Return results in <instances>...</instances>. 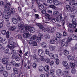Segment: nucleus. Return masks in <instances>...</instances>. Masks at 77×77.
I'll return each instance as SVG.
<instances>
[{
  "label": "nucleus",
  "mask_w": 77,
  "mask_h": 77,
  "mask_svg": "<svg viewBox=\"0 0 77 77\" xmlns=\"http://www.w3.org/2000/svg\"><path fill=\"white\" fill-rule=\"evenodd\" d=\"M72 24L70 23H68L67 25L70 28H76V25H77V23H76V19L73 18L72 19Z\"/></svg>",
  "instance_id": "f257e3e1"
},
{
  "label": "nucleus",
  "mask_w": 77,
  "mask_h": 77,
  "mask_svg": "<svg viewBox=\"0 0 77 77\" xmlns=\"http://www.w3.org/2000/svg\"><path fill=\"white\" fill-rule=\"evenodd\" d=\"M5 3L6 5H7V6L5 5L4 6V11L5 12H8V11H10V7L9 6H11V4H10V2L7 0L6 1Z\"/></svg>",
  "instance_id": "f03ea898"
},
{
  "label": "nucleus",
  "mask_w": 77,
  "mask_h": 77,
  "mask_svg": "<svg viewBox=\"0 0 77 77\" xmlns=\"http://www.w3.org/2000/svg\"><path fill=\"white\" fill-rule=\"evenodd\" d=\"M76 5L75 6V5H73V7H72V8H71V6H70V5H67L66 6V9L67 10H68V11H70V12H73L75 10V8H77V4H76Z\"/></svg>",
  "instance_id": "7ed1b4c3"
},
{
  "label": "nucleus",
  "mask_w": 77,
  "mask_h": 77,
  "mask_svg": "<svg viewBox=\"0 0 77 77\" xmlns=\"http://www.w3.org/2000/svg\"><path fill=\"white\" fill-rule=\"evenodd\" d=\"M25 29L26 30H28L31 33H33L35 32V30L34 29V28H32L31 26H25Z\"/></svg>",
  "instance_id": "20e7f679"
},
{
  "label": "nucleus",
  "mask_w": 77,
  "mask_h": 77,
  "mask_svg": "<svg viewBox=\"0 0 77 77\" xmlns=\"http://www.w3.org/2000/svg\"><path fill=\"white\" fill-rule=\"evenodd\" d=\"M18 27L19 29H22L20 30V32L21 33H24V28H25V25H24V24H22L21 23H19L18 25Z\"/></svg>",
  "instance_id": "39448f33"
},
{
  "label": "nucleus",
  "mask_w": 77,
  "mask_h": 77,
  "mask_svg": "<svg viewBox=\"0 0 77 77\" xmlns=\"http://www.w3.org/2000/svg\"><path fill=\"white\" fill-rule=\"evenodd\" d=\"M50 70V67L48 66H46L44 68V70L46 72V77H49V72H48V71H49V70Z\"/></svg>",
  "instance_id": "423d86ee"
},
{
  "label": "nucleus",
  "mask_w": 77,
  "mask_h": 77,
  "mask_svg": "<svg viewBox=\"0 0 77 77\" xmlns=\"http://www.w3.org/2000/svg\"><path fill=\"white\" fill-rule=\"evenodd\" d=\"M1 33L2 34V35H6V37L7 38H9V31H7L5 30H2L1 31Z\"/></svg>",
  "instance_id": "0eeeda50"
},
{
  "label": "nucleus",
  "mask_w": 77,
  "mask_h": 77,
  "mask_svg": "<svg viewBox=\"0 0 77 77\" xmlns=\"http://www.w3.org/2000/svg\"><path fill=\"white\" fill-rule=\"evenodd\" d=\"M59 19L60 20V21L62 20V14H60L58 16V17H57L56 18H54L52 20V22L54 23H55L56 22H58Z\"/></svg>",
  "instance_id": "6e6552de"
},
{
  "label": "nucleus",
  "mask_w": 77,
  "mask_h": 77,
  "mask_svg": "<svg viewBox=\"0 0 77 77\" xmlns=\"http://www.w3.org/2000/svg\"><path fill=\"white\" fill-rule=\"evenodd\" d=\"M56 36L57 38H55V40L57 41H60V38H62V34L61 33H59V32H57L56 33Z\"/></svg>",
  "instance_id": "1a4fd4ad"
},
{
  "label": "nucleus",
  "mask_w": 77,
  "mask_h": 77,
  "mask_svg": "<svg viewBox=\"0 0 77 77\" xmlns=\"http://www.w3.org/2000/svg\"><path fill=\"white\" fill-rule=\"evenodd\" d=\"M8 47L10 49L12 50V51H11L12 54H16V51L14 49V47L13 46H11L9 45H8Z\"/></svg>",
  "instance_id": "9d476101"
},
{
  "label": "nucleus",
  "mask_w": 77,
  "mask_h": 77,
  "mask_svg": "<svg viewBox=\"0 0 77 77\" xmlns=\"http://www.w3.org/2000/svg\"><path fill=\"white\" fill-rule=\"evenodd\" d=\"M38 54L39 56L43 57L44 56V52L42 49H39L38 51Z\"/></svg>",
  "instance_id": "9b49d317"
},
{
  "label": "nucleus",
  "mask_w": 77,
  "mask_h": 77,
  "mask_svg": "<svg viewBox=\"0 0 77 77\" xmlns=\"http://www.w3.org/2000/svg\"><path fill=\"white\" fill-rule=\"evenodd\" d=\"M29 38L30 39V40L29 41V44L31 45V44H32L33 40H34V39H35V38H36V35H33L31 37H29Z\"/></svg>",
  "instance_id": "f8f14e48"
},
{
  "label": "nucleus",
  "mask_w": 77,
  "mask_h": 77,
  "mask_svg": "<svg viewBox=\"0 0 77 77\" xmlns=\"http://www.w3.org/2000/svg\"><path fill=\"white\" fill-rule=\"evenodd\" d=\"M49 48L50 51H55L56 49V46L51 45H49Z\"/></svg>",
  "instance_id": "ddd939ff"
},
{
  "label": "nucleus",
  "mask_w": 77,
  "mask_h": 77,
  "mask_svg": "<svg viewBox=\"0 0 77 77\" xmlns=\"http://www.w3.org/2000/svg\"><path fill=\"white\" fill-rule=\"evenodd\" d=\"M33 59H34L38 62H41V59L39 58H37L36 56L35 55H34L33 56Z\"/></svg>",
  "instance_id": "4468645a"
},
{
  "label": "nucleus",
  "mask_w": 77,
  "mask_h": 77,
  "mask_svg": "<svg viewBox=\"0 0 77 77\" xmlns=\"http://www.w3.org/2000/svg\"><path fill=\"white\" fill-rule=\"evenodd\" d=\"M8 45H9L10 46V45L13 46L14 47H15V45H16V43L12 41H10L9 43H8Z\"/></svg>",
  "instance_id": "2eb2a0df"
},
{
  "label": "nucleus",
  "mask_w": 77,
  "mask_h": 77,
  "mask_svg": "<svg viewBox=\"0 0 77 77\" xmlns=\"http://www.w3.org/2000/svg\"><path fill=\"white\" fill-rule=\"evenodd\" d=\"M57 75H62V71L60 69L57 70L56 71Z\"/></svg>",
  "instance_id": "dca6fc26"
},
{
  "label": "nucleus",
  "mask_w": 77,
  "mask_h": 77,
  "mask_svg": "<svg viewBox=\"0 0 77 77\" xmlns=\"http://www.w3.org/2000/svg\"><path fill=\"white\" fill-rule=\"evenodd\" d=\"M45 16L46 17V20L47 21H49V20H51V17H50V15L48 14H45Z\"/></svg>",
  "instance_id": "f3484780"
},
{
  "label": "nucleus",
  "mask_w": 77,
  "mask_h": 77,
  "mask_svg": "<svg viewBox=\"0 0 77 77\" xmlns=\"http://www.w3.org/2000/svg\"><path fill=\"white\" fill-rule=\"evenodd\" d=\"M73 13L71 15L70 17L72 18H75L74 17H75V14H76V12H77V10H75L73 11Z\"/></svg>",
  "instance_id": "a211bd4d"
},
{
  "label": "nucleus",
  "mask_w": 77,
  "mask_h": 77,
  "mask_svg": "<svg viewBox=\"0 0 77 77\" xmlns=\"http://www.w3.org/2000/svg\"><path fill=\"white\" fill-rule=\"evenodd\" d=\"M53 2L54 5L55 6L59 5L60 4L59 1L58 0H53Z\"/></svg>",
  "instance_id": "6ab92c4d"
},
{
  "label": "nucleus",
  "mask_w": 77,
  "mask_h": 77,
  "mask_svg": "<svg viewBox=\"0 0 77 77\" xmlns=\"http://www.w3.org/2000/svg\"><path fill=\"white\" fill-rule=\"evenodd\" d=\"M9 60L8 58H3L2 60L3 63L4 64H6L8 63Z\"/></svg>",
  "instance_id": "aec40b11"
},
{
  "label": "nucleus",
  "mask_w": 77,
  "mask_h": 77,
  "mask_svg": "<svg viewBox=\"0 0 77 77\" xmlns=\"http://www.w3.org/2000/svg\"><path fill=\"white\" fill-rule=\"evenodd\" d=\"M45 68V67H44L43 66H40L38 67V70L40 72H42V71H43L44 69V70Z\"/></svg>",
  "instance_id": "412c9836"
},
{
  "label": "nucleus",
  "mask_w": 77,
  "mask_h": 77,
  "mask_svg": "<svg viewBox=\"0 0 77 77\" xmlns=\"http://www.w3.org/2000/svg\"><path fill=\"white\" fill-rule=\"evenodd\" d=\"M67 58L68 60H73L74 59V57L70 55L67 56Z\"/></svg>",
  "instance_id": "4be33fe9"
},
{
  "label": "nucleus",
  "mask_w": 77,
  "mask_h": 77,
  "mask_svg": "<svg viewBox=\"0 0 77 77\" xmlns=\"http://www.w3.org/2000/svg\"><path fill=\"white\" fill-rule=\"evenodd\" d=\"M12 21L13 24H16L18 23V20L17 19H15V18H13L12 19Z\"/></svg>",
  "instance_id": "5701e85b"
},
{
  "label": "nucleus",
  "mask_w": 77,
  "mask_h": 77,
  "mask_svg": "<svg viewBox=\"0 0 77 77\" xmlns=\"http://www.w3.org/2000/svg\"><path fill=\"white\" fill-rule=\"evenodd\" d=\"M11 65L10 64H8L6 66L7 70H10L11 69Z\"/></svg>",
  "instance_id": "b1692460"
},
{
  "label": "nucleus",
  "mask_w": 77,
  "mask_h": 77,
  "mask_svg": "<svg viewBox=\"0 0 77 77\" xmlns=\"http://www.w3.org/2000/svg\"><path fill=\"white\" fill-rule=\"evenodd\" d=\"M13 71L14 72V73L15 74H18V70L17 69V68H14L13 69Z\"/></svg>",
  "instance_id": "393cba45"
},
{
  "label": "nucleus",
  "mask_w": 77,
  "mask_h": 77,
  "mask_svg": "<svg viewBox=\"0 0 77 77\" xmlns=\"http://www.w3.org/2000/svg\"><path fill=\"white\" fill-rule=\"evenodd\" d=\"M63 64L64 66L66 67L68 66V63H67V62L66 61H63Z\"/></svg>",
  "instance_id": "a878e982"
},
{
  "label": "nucleus",
  "mask_w": 77,
  "mask_h": 77,
  "mask_svg": "<svg viewBox=\"0 0 77 77\" xmlns=\"http://www.w3.org/2000/svg\"><path fill=\"white\" fill-rule=\"evenodd\" d=\"M3 75H4V77H7L8 75V72H7V71L4 72H3Z\"/></svg>",
  "instance_id": "bb28decb"
},
{
  "label": "nucleus",
  "mask_w": 77,
  "mask_h": 77,
  "mask_svg": "<svg viewBox=\"0 0 77 77\" xmlns=\"http://www.w3.org/2000/svg\"><path fill=\"white\" fill-rule=\"evenodd\" d=\"M63 53L65 56H68L69 54V51L66 50H65L63 52Z\"/></svg>",
  "instance_id": "cd10ccee"
},
{
  "label": "nucleus",
  "mask_w": 77,
  "mask_h": 77,
  "mask_svg": "<svg viewBox=\"0 0 77 77\" xmlns=\"http://www.w3.org/2000/svg\"><path fill=\"white\" fill-rule=\"evenodd\" d=\"M55 42H56V41H55L54 39L53 38L51 39L50 43L51 44H54Z\"/></svg>",
  "instance_id": "c85d7f7f"
},
{
  "label": "nucleus",
  "mask_w": 77,
  "mask_h": 77,
  "mask_svg": "<svg viewBox=\"0 0 77 77\" xmlns=\"http://www.w3.org/2000/svg\"><path fill=\"white\" fill-rule=\"evenodd\" d=\"M68 74L67 71H64L63 72V73H62V75L63 76V77H65V75H66Z\"/></svg>",
  "instance_id": "c756f323"
},
{
  "label": "nucleus",
  "mask_w": 77,
  "mask_h": 77,
  "mask_svg": "<svg viewBox=\"0 0 77 77\" xmlns=\"http://www.w3.org/2000/svg\"><path fill=\"white\" fill-rule=\"evenodd\" d=\"M11 12L12 14H13L14 12H15V10L14 8H12L11 9Z\"/></svg>",
  "instance_id": "7c9ffc66"
},
{
  "label": "nucleus",
  "mask_w": 77,
  "mask_h": 77,
  "mask_svg": "<svg viewBox=\"0 0 77 77\" xmlns=\"http://www.w3.org/2000/svg\"><path fill=\"white\" fill-rule=\"evenodd\" d=\"M72 38L73 40H77V36L75 35H74V34L72 35Z\"/></svg>",
  "instance_id": "2f4dec72"
},
{
  "label": "nucleus",
  "mask_w": 77,
  "mask_h": 77,
  "mask_svg": "<svg viewBox=\"0 0 77 77\" xmlns=\"http://www.w3.org/2000/svg\"><path fill=\"white\" fill-rule=\"evenodd\" d=\"M45 61L47 63H49L50 62V59L49 58H47L45 59Z\"/></svg>",
  "instance_id": "473e14b6"
},
{
  "label": "nucleus",
  "mask_w": 77,
  "mask_h": 77,
  "mask_svg": "<svg viewBox=\"0 0 77 77\" xmlns=\"http://www.w3.org/2000/svg\"><path fill=\"white\" fill-rule=\"evenodd\" d=\"M70 67L72 69H75L74 68L75 67V64L73 63H71L70 64Z\"/></svg>",
  "instance_id": "72a5a7b5"
},
{
  "label": "nucleus",
  "mask_w": 77,
  "mask_h": 77,
  "mask_svg": "<svg viewBox=\"0 0 77 77\" xmlns=\"http://www.w3.org/2000/svg\"><path fill=\"white\" fill-rule=\"evenodd\" d=\"M44 5L42 4L40 5H38V8L42 10V9H44Z\"/></svg>",
  "instance_id": "f704fd0d"
},
{
  "label": "nucleus",
  "mask_w": 77,
  "mask_h": 77,
  "mask_svg": "<svg viewBox=\"0 0 77 77\" xmlns=\"http://www.w3.org/2000/svg\"><path fill=\"white\" fill-rule=\"evenodd\" d=\"M42 30L44 31V32H49L50 30H49L48 28H43L42 29Z\"/></svg>",
  "instance_id": "c9c22d12"
},
{
  "label": "nucleus",
  "mask_w": 77,
  "mask_h": 77,
  "mask_svg": "<svg viewBox=\"0 0 77 77\" xmlns=\"http://www.w3.org/2000/svg\"><path fill=\"white\" fill-rule=\"evenodd\" d=\"M46 45H47V43L44 42H43L42 43V46L43 48H45L46 47Z\"/></svg>",
  "instance_id": "e433bc0d"
},
{
  "label": "nucleus",
  "mask_w": 77,
  "mask_h": 77,
  "mask_svg": "<svg viewBox=\"0 0 77 77\" xmlns=\"http://www.w3.org/2000/svg\"><path fill=\"white\" fill-rule=\"evenodd\" d=\"M45 54L47 55H49L50 54V51L48 49H47L45 50Z\"/></svg>",
  "instance_id": "4c0bfd02"
},
{
  "label": "nucleus",
  "mask_w": 77,
  "mask_h": 77,
  "mask_svg": "<svg viewBox=\"0 0 77 77\" xmlns=\"http://www.w3.org/2000/svg\"><path fill=\"white\" fill-rule=\"evenodd\" d=\"M15 29H16V27H15V26H13L10 28V30L12 32H13V31H14Z\"/></svg>",
  "instance_id": "58836bf2"
},
{
  "label": "nucleus",
  "mask_w": 77,
  "mask_h": 77,
  "mask_svg": "<svg viewBox=\"0 0 77 77\" xmlns=\"http://www.w3.org/2000/svg\"><path fill=\"white\" fill-rule=\"evenodd\" d=\"M49 55L50 57H52L51 59H53L54 58V54L53 53H51Z\"/></svg>",
  "instance_id": "ea45409f"
},
{
  "label": "nucleus",
  "mask_w": 77,
  "mask_h": 77,
  "mask_svg": "<svg viewBox=\"0 0 77 77\" xmlns=\"http://www.w3.org/2000/svg\"><path fill=\"white\" fill-rule=\"evenodd\" d=\"M41 37H37L36 38V42H39L41 41Z\"/></svg>",
  "instance_id": "a19ab883"
},
{
  "label": "nucleus",
  "mask_w": 77,
  "mask_h": 77,
  "mask_svg": "<svg viewBox=\"0 0 77 77\" xmlns=\"http://www.w3.org/2000/svg\"><path fill=\"white\" fill-rule=\"evenodd\" d=\"M2 18H4L5 19V18H9V16L7 15H5L4 16V14H3V15H2Z\"/></svg>",
  "instance_id": "79ce46f5"
},
{
  "label": "nucleus",
  "mask_w": 77,
  "mask_h": 77,
  "mask_svg": "<svg viewBox=\"0 0 77 77\" xmlns=\"http://www.w3.org/2000/svg\"><path fill=\"white\" fill-rule=\"evenodd\" d=\"M49 8L52 9H56V6L54 5H49Z\"/></svg>",
  "instance_id": "37998d69"
},
{
  "label": "nucleus",
  "mask_w": 77,
  "mask_h": 77,
  "mask_svg": "<svg viewBox=\"0 0 77 77\" xmlns=\"http://www.w3.org/2000/svg\"><path fill=\"white\" fill-rule=\"evenodd\" d=\"M37 66V64L35 62L33 63L32 66L34 68H36Z\"/></svg>",
  "instance_id": "c03bdc74"
},
{
  "label": "nucleus",
  "mask_w": 77,
  "mask_h": 77,
  "mask_svg": "<svg viewBox=\"0 0 77 77\" xmlns=\"http://www.w3.org/2000/svg\"><path fill=\"white\" fill-rule=\"evenodd\" d=\"M50 74L51 75H54V70L52 69L51 70Z\"/></svg>",
  "instance_id": "a18cd8bd"
},
{
  "label": "nucleus",
  "mask_w": 77,
  "mask_h": 77,
  "mask_svg": "<svg viewBox=\"0 0 77 77\" xmlns=\"http://www.w3.org/2000/svg\"><path fill=\"white\" fill-rule=\"evenodd\" d=\"M53 14L54 15H57L59 14V12L57 11H55L53 13Z\"/></svg>",
  "instance_id": "49530a36"
},
{
  "label": "nucleus",
  "mask_w": 77,
  "mask_h": 77,
  "mask_svg": "<svg viewBox=\"0 0 77 77\" xmlns=\"http://www.w3.org/2000/svg\"><path fill=\"white\" fill-rule=\"evenodd\" d=\"M58 57V55H57V54H56L54 55L53 58L54 59L56 60L57 59Z\"/></svg>",
  "instance_id": "de8ad7c7"
},
{
  "label": "nucleus",
  "mask_w": 77,
  "mask_h": 77,
  "mask_svg": "<svg viewBox=\"0 0 77 77\" xmlns=\"http://www.w3.org/2000/svg\"><path fill=\"white\" fill-rule=\"evenodd\" d=\"M53 1L52 0H47V3H49L50 4H51V3H53Z\"/></svg>",
  "instance_id": "09e8293b"
},
{
  "label": "nucleus",
  "mask_w": 77,
  "mask_h": 77,
  "mask_svg": "<svg viewBox=\"0 0 77 77\" xmlns=\"http://www.w3.org/2000/svg\"><path fill=\"white\" fill-rule=\"evenodd\" d=\"M75 69H73L71 71V72L72 73V74H74L75 73Z\"/></svg>",
  "instance_id": "8fccbe9b"
},
{
  "label": "nucleus",
  "mask_w": 77,
  "mask_h": 77,
  "mask_svg": "<svg viewBox=\"0 0 77 77\" xmlns=\"http://www.w3.org/2000/svg\"><path fill=\"white\" fill-rule=\"evenodd\" d=\"M65 44H66L65 42L64 41L62 42L61 44V46L62 47H63V46H64L65 45Z\"/></svg>",
  "instance_id": "3c124183"
},
{
  "label": "nucleus",
  "mask_w": 77,
  "mask_h": 77,
  "mask_svg": "<svg viewBox=\"0 0 77 77\" xmlns=\"http://www.w3.org/2000/svg\"><path fill=\"white\" fill-rule=\"evenodd\" d=\"M2 43L4 44H6L7 43V41L5 39H4L3 40H2Z\"/></svg>",
  "instance_id": "603ef678"
},
{
  "label": "nucleus",
  "mask_w": 77,
  "mask_h": 77,
  "mask_svg": "<svg viewBox=\"0 0 77 77\" xmlns=\"http://www.w3.org/2000/svg\"><path fill=\"white\" fill-rule=\"evenodd\" d=\"M4 68L3 66H2V67L0 68V71L1 72H3L4 71Z\"/></svg>",
  "instance_id": "864d4df0"
},
{
  "label": "nucleus",
  "mask_w": 77,
  "mask_h": 77,
  "mask_svg": "<svg viewBox=\"0 0 77 77\" xmlns=\"http://www.w3.org/2000/svg\"><path fill=\"white\" fill-rule=\"evenodd\" d=\"M17 57V55L16 54H13L12 56V57L13 59H16Z\"/></svg>",
  "instance_id": "5fc2aeb1"
},
{
  "label": "nucleus",
  "mask_w": 77,
  "mask_h": 77,
  "mask_svg": "<svg viewBox=\"0 0 77 77\" xmlns=\"http://www.w3.org/2000/svg\"><path fill=\"white\" fill-rule=\"evenodd\" d=\"M41 12L42 14H46V10H42Z\"/></svg>",
  "instance_id": "6e6d98bb"
},
{
  "label": "nucleus",
  "mask_w": 77,
  "mask_h": 77,
  "mask_svg": "<svg viewBox=\"0 0 77 77\" xmlns=\"http://www.w3.org/2000/svg\"><path fill=\"white\" fill-rule=\"evenodd\" d=\"M17 20H18L19 22H21V21H22V19L21 18V17H18L17 18Z\"/></svg>",
  "instance_id": "4d7b16f0"
},
{
  "label": "nucleus",
  "mask_w": 77,
  "mask_h": 77,
  "mask_svg": "<svg viewBox=\"0 0 77 77\" xmlns=\"http://www.w3.org/2000/svg\"><path fill=\"white\" fill-rule=\"evenodd\" d=\"M32 45L33 46H36L37 45V42H33Z\"/></svg>",
  "instance_id": "13d9d810"
},
{
  "label": "nucleus",
  "mask_w": 77,
  "mask_h": 77,
  "mask_svg": "<svg viewBox=\"0 0 77 77\" xmlns=\"http://www.w3.org/2000/svg\"><path fill=\"white\" fill-rule=\"evenodd\" d=\"M36 3H37L38 5H39L40 3V1L39 0H35Z\"/></svg>",
  "instance_id": "bf43d9fd"
},
{
  "label": "nucleus",
  "mask_w": 77,
  "mask_h": 77,
  "mask_svg": "<svg viewBox=\"0 0 77 77\" xmlns=\"http://www.w3.org/2000/svg\"><path fill=\"white\" fill-rule=\"evenodd\" d=\"M20 57H19L18 56H17L16 58L15 59V60L16 61H19V60H20Z\"/></svg>",
  "instance_id": "052dcab7"
},
{
  "label": "nucleus",
  "mask_w": 77,
  "mask_h": 77,
  "mask_svg": "<svg viewBox=\"0 0 77 77\" xmlns=\"http://www.w3.org/2000/svg\"><path fill=\"white\" fill-rule=\"evenodd\" d=\"M56 63L57 65H59V60L57 59L56 61Z\"/></svg>",
  "instance_id": "680f3d73"
},
{
  "label": "nucleus",
  "mask_w": 77,
  "mask_h": 77,
  "mask_svg": "<svg viewBox=\"0 0 77 77\" xmlns=\"http://www.w3.org/2000/svg\"><path fill=\"white\" fill-rule=\"evenodd\" d=\"M9 49H7L5 51V54H8L9 52Z\"/></svg>",
  "instance_id": "e2e57ef3"
},
{
  "label": "nucleus",
  "mask_w": 77,
  "mask_h": 77,
  "mask_svg": "<svg viewBox=\"0 0 77 77\" xmlns=\"http://www.w3.org/2000/svg\"><path fill=\"white\" fill-rule=\"evenodd\" d=\"M35 18H38V19H39V15H38V14H35Z\"/></svg>",
  "instance_id": "0e129e2a"
},
{
  "label": "nucleus",
  "mask_w": 77,
  "mask_h": 77,
  "mask_svg": "<svg viewBox=\"0 0 77 77\" xmlns=\"http://www.w3.org/2000/svg\"><path fill=\"white\" fill-rule=\"evenodd\" d=\"M18 38L20 39H22V36H21V35L20 34H19Z\"/></svg>",
  "instance_id": "69168bd1"
},
{
  "label": "nucleus",
  "mask_w": 77,
  "mask_h": 77,
  "mask_svg": "<svg viewBox=\"0 0 77 77\" xmlns=\"http://www.w3.org/2000/svg\"><path fill=\"white\" fill-rule=\"evenodd\" d=\"M46 39H50V36L48 35H46Z\"/></svg>",
  "instance_id": "338daca9"
},
{
  "label": "nucleus",
  "mask_w": 77,
  "mask_h": 77,
  "mask_svg": "<svg viewBox=\"0 0 77 77\" xmlns=\"http://www.w3.org/2000/svg\"><path fill=\"white\" fill-rule=\"evenodd\" d=\"M66 36V32H63V36Z\"/></svg>",
  "instance_id": "774afa93"
}]
</instances>
